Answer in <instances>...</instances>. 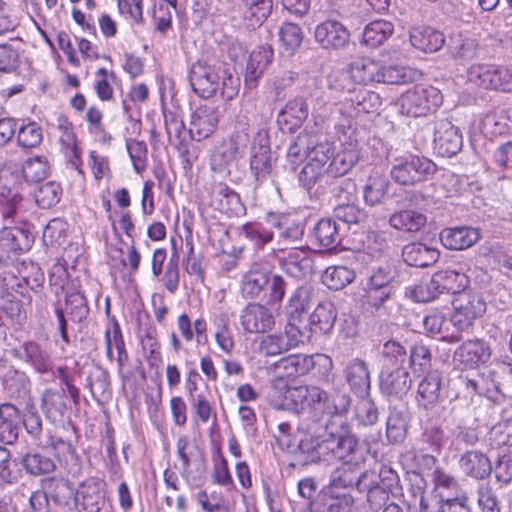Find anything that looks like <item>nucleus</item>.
Returning a JSON list of instances; mask_svg holds the SVG:
<instances>
[{"label":"nucleus","mask_w":512,"mask_h":512,"mask_svg":"<svg viewBox=\"0 0 512 512\" xmlns=\"http://www.w3.org/2000/svg\"><path fill=\"white\" fill-rule=\"evenodd\" d=\"M319 429L314 426L308 428L299 440L300 453L307 455L303 460L305 464L317 463L329 455L354 467L365 461L364 450L359 447L355 435L348 431L334 432L328 425H325L321 433Z\"/></svg>","instance_id":"obj_1"},{"label":"nucleus","mask_w":512,"mask_h":512,"mask_svg":"<svg viewBox=\"0 0 512 512\" xmlns=\"http://www.w3.org/2000/svg\"><path fill=\"white\" fill-rule=\"evenodd\" d=\"M436 170V164L430 159L409 154L395 159L390 174L400 185H415L428 180Z\"/></svg>","instance_id":"obj_2"},{"label":"nucleus","mask_w":512,"mask_h":512,"mask_svg":"<svg viewBox=\"0 0 512 512\" xmlns=\"http://www.w3.org/2000/svg\"><path fill=\"white\" fill-rule=\"evenodd\" d=\"M442 102L440 91L432 86H415L399 99V111L403 115L422 117L436 110Z\"/></svg>","instance_id":"obj_3"},{"label":"nucleus","mask_w":512,"mask_h":512,"mask_svg":"<svg viewBox=\"0 0 512 512\" xmlns=\"http://www.w3.org/2000/svg\"><path fill=\"white\" fill-rule=\"evenodd\" d=\"M232 81L230 75L227 79H221L219 72L205 62L198 61L190 69V84L193 91L203 98L213 96L222 85V95H225L226 81Z\"/></svg>","instance_id":"obj_4"},{"label":"nucleus","mask_w":512,"mask_h":512,"mask_svg":"<svg viewBox=\"0 0 512 512\" xmlns=\"http://www.w3.org/2000/svg\"><path fill=\"white\" fill-rule=\"evenodd\" d=\"M324 397V390L317 386H295L285 394V403L281 407H288L296 412L310 411L318 416L321 400Z\"/></svg>","instance_id":"obj_5"},{"label":"nucleus","mask_w":512,"mask_h":512,"mask_svg":"<svg viewBox=\"0 0 512 512\" xmlns=\"http://www.w3.org/2000/svg\"><path fill=\"white\" fill-rule=\"evenodd\" d=\"M305 332L295 328L293 324L285 326L284 333L270 334L262 338L259 344L260 353L265 356H277L305 341Z\"/></svg>","instance_id":"obj_6"},{"label":"nucleus","mask_w":512,"mask_h":512,"mask_svg":"<svg viewBox=\"0 0 512 512\" xmlns=\"http://www.w3.org/2000/svg\"><path fill=\"white\" fill-rule=\"evenodd\" d=\"M316 42L325 50H344L350 43V32L337 20H326L315 27Z\"/></svg>","instance_id":"obj_7"},{"label":"nucleus","mask_w":512,"mask_h":512,"mask_svg":"<svg viewBox=\"0 0 512 512\" xmlns=\"http://www.w3.org/2000/svg\"><path fill=\"white\" fill-rule=\"evenodd\" d=\"M104 483L95 478L82 482L75 492V506L79 512H100L105 503Z\"/></svg>","instance_id":"obj_8"},{"label":"nucleus","mask_w":512,"mask_h":512,"mask_svg":"<svg viewBox=\"0 0 512 512\" xmlns=\"http://www.w3.org/2000/svg\"><path fill=\"white\" fill-rule=\"evenodd\" d=\"M337 311L330 301H322L317 304L309 315L308 325L301 328L305 332V340H309L312 334H329L335 324Z\"/></svg>","instance_id":"obj_9"},{"label":"nucleus","mask_w":512,"mask_h":512,"mask_svg":"<svg viewBox=\"0 0 512 512\" xmlns=\"http://www.w3.org/2000/svg\"><path fill=\"white\" fill-rule=\"evenodd\" d=\"M475 300L480 303V299L473 297L466 289L461 290L452 300V305L455 309L454 314L450 318V324L457 329V331L467 330L472 326L477 317Z\"/></svg>","instance_id":"obj_10"},{"label":"nucleus","mask_w":512,"mask_h":512,"mask_svg":"<svg viewBox=\"0 0 512 512\" xmlns=\"http://www.w3.org/2000/svg\"><path fill=\"white\" fill-rule=\"evenodd\" d=\"M240 322L248 333H265L274 327L275 317L266 306L253 303L244 308Z\"/></svg>","instance_id":"obj_11"},{"label":"nucleus","mask_w":512,"mask_h":512,"mask_svg":"<svg viewBox=\"0 0 512 512\" xmlns=\"http://www.w3.org/2000/svg\"><path fill=\"white\" fill-rule=\"evenodd\" d=\"M462 148V136L458 128L448 121L437 123L434 132V150L442 157H452Z\"/></svg>","instance_id":"obj_12"},{"label":"nucleus","mask_w":512,"mask_h":512,"mask_svg":"<svg viewBox=\"0 0 512 512\" xmlns=\"http://www.w3.org/2000/svg\"><path fill=\"white\" fill-rule=\"evenodd\" d=\"M219 121L218 111L213 106L204 105L196 109L190 122L188 133L191 139L201 141L214 133Z\"/></svg>","instance_id":"obj_13"},{"label":"nucleus","mask_w":512,"mask_h":512,"mask_svg":"<svg viewBox=\"0 0 512 512\" xmlns=\"http://www.w3.org/2000/svg\"><path fill=\"white\" fill-rule=\"evenodd\" d=\"M343 375L351 390L358 396L368 395L371 387V376L368 364L360 358L349 360Z\"/></svg>","instance_id":"obj_14"},{"label":"nucleus","mask_w":512,"mask_h":512,"mask_svg":"<svg viewBox=\"0 0 512 512\" xmlns=\"http://www.w3.org/2000/svg\"><path fill=\"white\" fill-rule=\"evenodd\" d=\"M314 304L313 289L308 285H300L290 295L287 303L288 323L295 328H301L303 316Z\"/></svg>","instance_id":"obj_15"},{"label":"nucleus","mask_w":512,"mask_h":512,"mask_svg":"<svg viewBox=\"0 0 512 512\" xmlns=\"http://www.w3.org/2000/svg\"><path fill=\"white\" fill-rule=\"evenodd\" d=\"M18 176L13 173L0 175V203L3 205L2 214L5 218H14L24 209L23 197L11 184Z\"/></svg>","instance_id":"obj_16"},{"label":"nucleus","mask_w":512,"mask_h":512,"mask_svg":"<svg viewBox=\"0 0 512 512\" xmlns=\"http://www.w3.org/2000/svg\"><path fill=\"white\" fill-rule=\"evenodd\" d=\"M30 247V235L21 228H3L0 230V262L9 260L19 251Z\"/></svg>","instance_id":"obj_17"},{"label":"nucleus","mask_w":512,"mask_h":512,"mask_svg":"<svg viewBox=\"0 0 512 512\" xmlns=\"http://www.w3.org/2000/svg\"><path fill=\"white\" fill-rule=\"evenodd\" d=\"M280 268L289 276L302 279L312 271L313 260L307 249L296 248L279 258Z\"/></svg>","instance_id":"obj_18"},{"label":"nucleus","mask_w":512,"mask_h":512,"mask_svg":"<svg viewBox=\"0 0 512 512\" xmlns=\"http://www.w3.org/2000/svg\"><path fill=\"white\" fill-rule=\"evenodd\" d=\"M380 388L389 397L401 398L411 388L408 371L402 366L393 370H383L380 376Z\"/></svg>","instance_id":"obj_19"},{"label":"nucleus","mask_w":512,"mask_h":512,"mask_svg":"<svg viewBox=\"0 0 512 512\" xmlns=\"http://www.w3.org/2000/svg\"><path fill=\"white\" fill-rule=\"evenodd\" d=\"M458 288L453 287H441L439 280L434 274L432 279L425 284H421L415 287V299L418 302H430L438 298L441 294H453L456 296L461 290H464L469 285V278L466 275H456Z\"/></svg>","instance_id":"obj_20"},{"label":"nucleus","mask_w":512,"mask_h":512,"mask_svg":"<svg viewBox=\"0 0 512 512\" xmlns=\"http://www.w3.org/2000/svg\"><path fill=\"white\" fill-rule=\"evenodd\" d=\"M21 414L12 403L0 404V443L14 444L19 436Z\"/></svg>","instance_id":"obj_21"},{"label":"nucleus","mask_w":512,"mask_h":512,"mask_svg":"<svg viewBox=\"0 0 512 512\" xmlns=\"http://www.w3.org/2000/svg\"><path fill=\"white\" fill-rule=\"evenodd\" d=\"M434 482V495H436V497L445 501V504L449 507L459 508V512H470L458 498V485L452 476L440 470H436Z\"/></svg>","instance_id":"obj_22"},{"label":"nucleus","mask_w":512,"mask_h":512,"mask_svg":"<svg viewBox=\"0 0 512 512\" xmlns=\"http://www.w3.org/2000/svg\"><path fill=\"white\" fill-rule=\"evenodd\" d=\"M13 354L19 360L31 365L39 373H46L51 368L52 362L49 354L34 341L25 342L14 348Z\"/></svg>","instance_id":"obj_23"},{"label":"nucleus","mask_w":512,"mask_h":512,"mask_svg":"<svg viewBox=\"0 0 512 512\" xmlns=\"http://www.w3.org/2000/svg\"><path fill=\"white\" fill-rule=\"evenodd\" d=\"M480 238L478 229L471 227L445 228L440 233L444 247L450 250H463L471 247Z\"/></svg>","instance_id":"obj_24"},{"label":"nucleus","mask_w":512,"mask_h":512,"mask_svg":"<svg viewBox=\"0 0 512 512\" xmlns=\"http://www.w3.org/2000/svg\"><path fill=\"white\" fill-rule=\"evenodd\" d=\"M309 115V108L306 100L296 97L289 100L278 114L277 121L285 125L289 131H294L302 126Z\"/></svg>","instance_id":"obj_25"},{"label":"nucleus","mask_w":512,"mask_h":512,"mask_svg":"<svg viewBox=\"0 0 512 512\" xmlns=\"http://www.w3.org/2000/svg\"><path fill=\"white\" fill-rule=\"evenodd\" d=\"M41 408L51 422H63L68 413L65 391L63 389H46L41 397Z\"/></svg>","instance_id":"obj_26"},{"label":"nucleus","mask_w":512,"mask_h":512,"mask_svg":"<svg viewBox=\"0 0 512 512\" xmlns=\"http://www.w3.org/2000/svg\"><path fill=\"white\" fill-rule=\"evenodd\" d=\"M273 58V50L262 46L252 51L245 70V84L248 88H255L258 79L262 76Z\"/></svg>","instance_id":"obj_27"},{"label":"nucleus","mask_w":512,"mask_h":512,"mask_svg":"<svg viewBox=\"0 0 512 512\" xmlns=\"http://www.w3.org/2000/svg\"><path fill=\"white\" fill-rule=\"evenodd\" d=\"M41 488L55 504L66 506L75 498L73 484L63 477H49L41 480Z\"/></svg>","instance_id":"obj_28"},{"label":"nucleus","mask_w":512,"mask_h":512,"mask_svg":"<svg viewBox=\"0 0 512 512\" xmlns=\"http://www.w3.org/2000/svg\"><path fill=\"white\" fill-rule=\"evenodd\" d=\"M411 44L423 52H436L444 44L441 32L427 26H416L410 31Z\"/></svg>","instance_id":"obj_29"},{"label":"nucleus","mask_w":512,"mask_h":512,"mask_svg":"<svg viewBox=\"0 0 512 512\" xmlns=\"http://www.w3.org/2000/svg\"><path fill=\"white\" fill-rule=\"evenodd\" d=\"M274 366L286 377H299L308 374L315 367V361L312 355L291 354L281 358Z\"/></svg>","instance_id":"obj_30"},{"label":"nucleus","mask_w":512,"mask_h":512,"mask_svg":"<svg viewBox=\"0 0 512 512\" xmlns=\"http://www.w3.org/2000/svg\"><path fill=\"white\" fill-rule=\"evenodd\" d=\"M438 256L437 250L419 242L409 243L402 250L404 262L412 267H428L437 261Z\"/></svg>","instance_id":"obj_31"},{"label":"nucleus","mask_w":512,"mask_h":512,"mask_svg":"<svg viewBox=\"0 0 512 512\" xmlns=\"http://www.w3.org/2000/svg\"><path fill=\"white\" fill-rule=\"evenodd\" d=\"M251 151V170L258 180L266 178L272 169V157L267 138L260 137L258 143H253Z\"/></svg>","instance_id":"obj_32"},{"label":"nucleus","mask_w":512,"mask_h":512,"mask_svg":"<svg viewBox=\"0 0 512 512\" xmlns=\"http://www.w3.org/2000/svg\"><path fill=\"white\" fill-rule=\"evenodd\" d=\"M381 63L370 58H358L349 66L351 79L358 84L378 83Z\"/></svg>","instance_id":"obj_33"},{"label":"nucleus","mask_w":512,"mask_h":512,"mask_svg":"<svg viewBox=\"0 0 512 512\" xmlns=\"http://www.w3.org/2000/svg\"><path fill=\"white\" fill-rule=\"evenodd\" d=\"M269 282V271L259 264L251 266L242 278L241 291L247 298L257 297Z\"/></svg>","instance_id":"obj_34"},{"label":"nucleus","mask_w":512,"mask_h":512,"mask_svg":"<svg viewBox=\"0 0 512 512\" xmlns=\"http://www.w3.org/2000/svg\"><path fill=\"white\" fill-rule=\"evenodd\" d=\"M389 184L388 178L383 173L372 172L363 188L365 203L372 207L381 204L388 193Z\"/></svg>","instance_id":"obj_35"},{"label":"nucleus","mask_w":512,"mask_h":512,"mask_svg":"<svg viewBox=\"0 0 512 512\" xmlns=\"http://www.w3.org/2000/svg\"><path fill=\"white\" fill-rule=\"evenodd\" d=\"M351 466L343 464L342 467L338 468L333 475L331 485L337 488L356 486L359 491L364 492L367 487V480H374L376 473L366 471L357 476L353 474Z\"/></svg>","instance_id":"obj_36"},{"label":"nucleus","mask_w":512,"mask_h":512,"mask_svg":"<svg viewBox=\"0 0 512 512\" xmlns=\"http://www.w3.org/2000/svg\"><path fill=\"white\" fill-rule=\"evenodd\" d=\"M482 87L512 91V71L504 66L486 65L482 71Z\"/></svg>","instance_id":"obj_37"},{"label":"nucleus","mask_w":512,"mask_h":512,"mask_svg":"<svg viewBox=\"0 0 512 512\" xmlns=\"http://www.w3.org/2000/svg\"><path fill=\"white\" fill-rule=\"evenodd\" d=\"M214 338L219 349L225 354H231L235 349L234 333L227 314L219 313L212 319Z\"/></svg>","instance_id":"obj_38"},{"label":"nucleus","mask_w":512,"mask_h":512,"mask_svg":"<svg viewBox=\"0 0 512 512\" xmlns=\"http://www.w3.org/2000/svg\"><path fill=\"white\" fill-rule=\"evenodd\" d=\"M426 222L427 218L423 213L412 209L395 212L389 219L391 227L406 232H417Z\"/></svg>","instance_id":"obj_39"},{"label":"nucleus","mask_w":512,"mask_h":512,"mask_svg":"<svg viewBox=\"0 0 512 512\" xmlns=\"http://www.w3.org/2000/svg\"><path fill=\"white\" fill-rule=\"evenodd\" d=\"M394 31V26L386 20H375L367 24L363 30L362 43L376 48L382 45Z\"/></svg>","instance_id":"obj_40"},{"label":"nucleus","mask_w":512,"mask_h":512,"mask_svg":"<svg viewBox=\"0 0 512 512\" xmlns=\"http://www.w3.org/2000/svg\"><path fill=\"white\" fill-rule=\"evenodd\" d=\"M441 376L437 371L430 372L420 383L417 400L424 408L435 404L439 399Z\"/></svg>","instance_id":"obj_41"},{"label":"nucleus","mask_w":512,"mask_h":512,"mask_svg":"<svg viewBox=\"0 0 512 512\" xmlns=\"http://www.w3.org/2000/svg\"><path fill=\"white\" fill-rule=\"evenodd\" d=\"M450 320L437 311L431 312L423 318V326L426 332L432 336L441 335V339L450 342H457L460 340L458 334L450 332Z\"/></svg>","instance_id":"obj_42"},{"label":"nucleus","mask_w":512,"mask_h":512,"mask_svg":"<svg viewBox=\"0 0 512 512\" xmlns=\"http://www.w3.org/2000/svg\"><path fill=\"white\" fill-rule=\"evenodd\" d=\"M243 16L249 25H261L272 11V0H242Z\"/></svg>","instance_id":"obj_43"},{"label":"nucleus","mask_w":512,"mask_h":512,"mask_svg":"<svg viewBox=\"0 0 512 512\" xmlns=\"http://www.w3.org/2000/svg\"><path fill=\"white\" fill-rule=\"evenodd\" d=\"M313 233L319 246L332 248L340 244L339 228L336 221L331 218L319 220Z\"/></svg>","instance_id":"obj_44"},{"label":"nucleus","mask_w":512,"mask_h":512,"mask_svg":"<svg viewBox=\"0 0 512 512\" xmlns=\"http://www.w3.org/2000/svg\"><path fill=\"white\" fill-rule=\"evenodd\" d=\"M355 279L354 270L346 266L327 267L322 275V282L331 290L343 289Z\"/></svg>","instance_id":"obj_45"},{"label":"nucleus","mask_w":512,"mask_h":512,"mask_svg":"<svg viewBox=\"0 0 512 512\" xmlns=\"http://www.w3.org/2000/svg\"><path fill=\"white\" fill-rule=\"evenodd\" d=\"M485 372H482V376H485V382L488 384L490 382L493 386V390H490L487 387L486 398L493 403H498L503 398V393L501 390V382L499 378L501 375H504L508 370V366L504 363L496 362L491 363L489 366L485 367Z\"/></svg>","instance_id":"obj_46"},{"label":"nucleus","mask_w":512,"mask_h":512,"mask_svg":"<svg viewBox=\"0 0 512 512\" xmlns=\"http://www.w3.org/2000/svg\"><path fill=\"white\" fill-rule=\"evenodd\" d=\"M351 405L350 396L341 391H334L328 394L324 391V397L318 410V416L324 413L330 415L345 413Z\"/></svg>","instance_id":"obj_47"},{"label":"nucleus","mask_w":512,"mask_h":512,"mask_svg":"<svg viewBox=\"0 0 512 512\" xmlns=\"http://www.w3.org/2000/svg\"><path fill=\"white\" fill-rule=\"evenodd\" d=\"M271 224L279 230L280 241L285 245H292L302 240L304 225L301 222L290 221L286 217L272 219Z\"/></svg>","instance_id":"obj_48"},{"label":"nucleus","mask_w":512,"mask_h":512,"mask_svg":"<svg viewBox=\"0 0 512 512\" xmlns=\"http://www.w3.org/2000/svg\"><path fill=\"white\" fill-rule=\"evenodd\" d=\"M359 160V152L356 145L350 144V147L338 152L333 156L329 163L328 173L332 176H341L347 173Z\"/></svg>","instance_id":"obj_49"},{"label":"nucleus","mask_w":512,"mask_h":512,"mask_svg":"<svg viewBox=\"0 0 512 512\" xmlns=\"http://www.w3.org/2000/svg\"><path fill=\"white\" fill-rule=\"evenodd\" d=\"M105 344H106V355L107 358L113 360V348L117 350L118 358L117 361L121 364L127 359L125 351V344L122 337L120 327L117 322H114L105 332Z\"/></svg>","instance_id":"obj_50"},{"label":"nucleus","mask_w":512,"mask_h":512,"mask_svg":"<svg viewBox=\"0 0 512 512\" xmlns=\"http://www.w3.org/2000/svg\"><path fill=\"white\" fill-rule=\"evenodd\" d=\"M22 465L27 473L40 476L54 471L56 468L54 461L40 453H27L22 459Z\"/></svg>","instance_id":"obj_51"},{"label":"nucleus","mask_w":512,"mask_h":512,"mask_svg":"<svg viewBox=\"0 0 512 512\" xmlns=\"http://www.w3.org/2000/svg\"><path fill=\"white\" fill-rule=\"evenodd\" d=\"M49 168L46 157L36 156L25 161L22 166V174L27 182H39L47 177Z\"/></svg>","instance_id":"obj_52"},{"label":"nucleus","mask_w":512,"mask_h":512,"mask_svg":"<svg viewBox=\"0 0 512 512\" xmlns=\"http://www.w3.org/2000/svg\"><path fill=\"white\" fill-rule=\"evenodd\" d=\"M334 217L350 228L351 226H358L363 223L367 214L357 205V202H354L351 204L336 205L334 207Z\"/></svg>","instance_id":"obj_53"},{"label":"nucleus","mask_w":512,"mask_h":512,"mask_svg":"<svg viewBox=\"0 0 512 512\" xmlns=\"http://www.w3.org/2000/svg\"><path fill=\"white\" fill-rule=\"evenodd\" d=\"M214 194L219 200V209L221 211L227 214H237L241 210L238 194L226 184L219 183L215 187Z\"/></svg>","instance_id":"obj_54"},{"label":"nucleus","mask_w":512,"mask_h":512,"mask_svg":"<svg viewBox=\"0 0 512 512\" xmlns=\"http://www.w3.org/2000/svg\"><path fill=\"white\" fill-rule=\"evenodd\" d=\"M407 419L403 410L393 408L386 423L387 437L392 442L401 441L406 433Z\"/></svg>","instance_id":"obj_55"},{"label":"nucleus","mask_w":512,"mask_h":512,"mask_svg":"<svg viewBox=\"0 0 512 512\" xmlns=\"http://www.w3.org/2000/svg\"><path fill=\"white\" fill-rule=\"evenodd\" d=\"M331 193L336 205L351 204L358 200L356 182L350 178L336 182L331 189Z\"/></svg>","instance_id":"obj_56"},{"label":"nucleus","mask_w":512,"mask_h":512,"mask_svg":"<svg viewBox=\"0 0 512 512\" xmlns=\"http://www.w3.org/2000/svg\"><path fill=\"white\" fill-rule=\"evenodd\" d=\"M378 476L374 480H367V487L364 491L367 492V503L370 509L374 512L381 510L390 500V495L385 487L378 485Z\"/></svg>","instance_id":"obj_57"},{"label":"nucleus","mask_w":512,"mask_h":512,"mask_svg":"<svg viewBox=\"0 0 512 512\" xmlns=\"http://www.w3.org/2000/svg\"><path fill=\"white\" fill-rule=\"evenodd\" d=\"M61 187L56 182H46L35 191V201L39 207L48 209L60 200Z\"/></svg>","instance_id":"obj_58"},{"label":"nucleus","mask_w":512,"mask_h":512,"mask_svg":"<svg viewBox=\"0 0 512 512\" xmlns=\"http://www.w3.org/2000/svg\"><path fill=\"white\" fill-rule=\"evenodd\" d=\"M189 402L193 412L200 422L208 423L210 420H212L213 423H216V412L206 395L202 393L192 395V397H189Z\"/></svg>","instance_id":"obj_59"},{"label":"nucleus","mask_w":512,"mask_h":512,"mask_svg":"<svg viewBox=\"0 0 512 512\" xmlns=\"http://www.w3.org/2000/svg\"><path fill=\"white\" fill-rule=\"evenodd\" d=\"M43 139L42 128L36 122H29L18 130L17 143L23 148H35Z\"/></svg>","instance_id":"obj_60"},{"label":"nucleus","mask_w":512,"mask_h":512,"mask_svg":"<svg viewBox=\"0 0 512 512\" xmlns=\"http://www.w3.org/2000/svg\"><path fill=\"white\" fill-rule=\"evenodd\" d=\"M65 302L66 310L71 315L73 321L80 322L87 317L89 308L82 292L74 291L67 294Z\"/></svg>","instance_id":"obj_61"},{"label":"nucleus","mask_w":512,"mask_h":512,"mask_svg":"<svg viewBox=\"0 0 512 512\" xmlns=\"http://www.w3.org/2000/svg\"><path fill=\"white\" fill-rule=\"evenodd\" d=\"M126 148L137 173H141L147 166L148 148L144 141L127 139Z\"/></svg>","instance_id":"obj_62"},{"label":"nucleus","mask_w":512,"mask_h":512,"mask_svg":"<svg viewBox=\"0 0 512 512\" xmlns=\"http://www.w3.org/2000/svg\"><path fill=\"white\" fill-rule=\"evenodd\" d=\"M459 361L467 369H476L480 363V343L478 340H469L462 344L458 350Z\"/></svg>","instance_id":"obj_63"},{"label":"nucleus","mask_w":512,"mask_h":512,"mask_svg":"<svg viewBox=\"0 0 512 512\" xmlns=\"http://www.w3.org/2000/svg\"><path fill=\"white\" fill-rule=\"evenodd\" d=\"M280 41L289 51L298 49L303 40L301 28L294 23H285L279 30Z\"/></svg>","instance_id":"obj_64"}]
</instances>
